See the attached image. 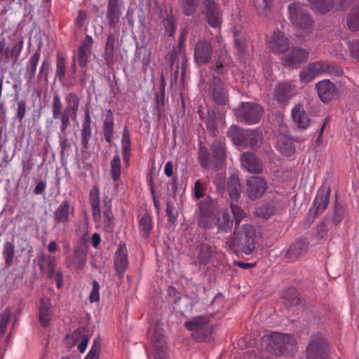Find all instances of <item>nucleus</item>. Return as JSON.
<instances>
[{
    "label": "nucleus",
    "mask_w": 359,
    "mask_h": 359,
    "mask_svg": "<svg viewBox=\"0 0 359 359\" xmlns=\"http://www.w3.org/2000/svg\"><path fill=\"white\" fill-rule=\"evenodd\" d=\"M34 263L37 264L41 272L48 279L56 281L57 288L60 289L62 287L63 274L61 271L55 270L57 262L55 257L40 252L34 259Z\"/></svg>",
    "instance_id": "nucleus-5"
},
{
    "label": "nucleus",
    "mask_w": 359,
    "mask_h": 359,
    "mask_svg": "<svg viewBox=\"0 0 359 359\" xmlns=\"http://www.w3.org/2000/svg\"><path fill=\"white\" fill-rule=\"evenodd\" d=\"M102 215L103 230L107 233H113L115 227V217L111 208V199L107 196H105L103 200Z\"/></svg>",
    "instance_id": "nucleus-25"
},
{
    "label": "nucleus",
    "mask_w": 359,
    "mask_h": 359,
    "mask_svg": "<svg viewBox=\"0 0 359 359\" xmlns=\"http://www.w3.org/2000/svg\"><path fill=\"white\" fill-rule=\"evenodd\" d=\"M230 63V60L226 55H221L216 60L214 65L210 67V70H214L218 74H224L226 72V67Z\"/></svg>",
    "instance_id": "nucleus-57"
},
{
    "label": "nucleus",
    "mask_w": 359,
    "mask_h": 359,
    "mask_svg": "<svg viewBox=\"0 0 359 359\" xmlns=\"http://www.w3.org/2000/svg\"><path fill=\"white\" fill-rule=\"evenodd\" d=\"M292 23L298 28L302 36L310 34L314 28V21L308 8L300 3H292L288 6Z\"/></svg>",
    "instance_id": "nucleus-3"
},
{
    "label": "nucleus",
    "mask_w": 359,
    "mask_h": 359,
    "mask_svg": "<svg viewBox=\"0 0 359 359\" xmlns=\"http://www.w3.org/2000/svg\"><path fill=\"white\" fill-rule=\"evenodd\" d=\"M268 346L275 355H289L295 346V339L288 334L272 332L267 337Z\"/></svg>",
    "instance_id": "nucleus-6"
},
{
    "label": "nucleus",
    "mask_w": 359,
    "mask_h": 359,
    "mask_svg": "<svg viewBox=\"0 0 359 359\" xmlns=\"http://www.w3.org/2000/svg\"><path fill=\"white\" fill-rule=\"evenodd\" d=\"M268 47L274 53H283L289 48V40L284 33L278 30L273 32L270 38Z\"/></svg>",
    "instance_id": "nucleus-24"
},
{
    "label": "nucleus",
    "mask_w": 359,
    "mask_h": 359,
    "mask_svg": "<svg viewBox=\"0 0 359 359\" xmlns=\"http://www.w3.org/2000/svg\"><path fill=\"white\" fill-rule=\"evenodd\" d=\"M241 165L249 172L260 174L263 171L262 160L253 152H243L240 157Z\"/></svg>",
    "instance_id": "nucleus-20"
},
{
    "label": "nucleus",
    "mask_w": 359,
    "mask_h": 359,
    "mask_svg": "<svg viewBox=\"0 0 359 359\" xmlns=\"http://www.w3.org/2000/svg\"><path fill=\"white\" fill-rule=\"evenodd\" d=\"M166 215L168 216V221L169 223L174 224L178 217V211L175 208L173 202L170 199H168L166 203L165 208Z\"/></svg>",
    "instance_id": "nucleus-59"
},
{
    "label": "nucleus",
    "mask_w": 359,
    "mask_h": 359,
    "mask_svg": "<svg viewBox=\"0 0 359 359\" xmlns=\"http://www.w3.org/2000/svg\"><path fill=\"white\" fill-rule=\"evenodd\" d=\"M228 190L232 201L237 202L241 196V185L238 175H231L228 180Z\"/></svg>",
    "instance_id": "nucleus-41"
},
{
    "label": "nucleus",
    "mask_w": 359,
    "mask_h": 359,
    "mask_svg": "<svg viewBox=\"0 0 359 359\" xmlns=\"http://www.w3.org/2000/svg\"><path fill=\"white\" fill-rule=\"evenodd\" d=\"M72 337L74 340V344L79 341L81 342L78 345V349L81 353H83L87 347L90 337L88 331L83 327H78L73 333Z\"/></svg>",
    "instance_id": "nucleus-42"
},
{
    "label": "nucleus",
    "mask_w": 359,
    "mask_h": 359,
    "mask_svg": "<svg viewBox=\"0 0 359 359\" xmlns=\"http://www.w3.org/2000/svg\"><path fill=\"white\" fill-rule=\"evenodd\" d=\"M66 107L63 108L60 95L57 93L53 94L51 102L52 116L54 119H59L63 127H69L71 124V119L76 118L79 112L80 98L74 92L67 93L65 97Z\"/></svg>",
    "instance_id": "nucleus-1"
},
{
    "label": "nucleus",
    "mask_w": 359,
    "mask_h": 359,
    "mask_svg": "<svg viewBox=\"0 0 359 359\" xmlns=\"http://www.w3.org/2000/svg\"><path fill=\"white\" fill-rule=\"evenodd\" d=\"M308 250V243L304 239L296 241L292 243L285 255L286 259L295 261Z\"/></svg>",
    "instance_id": "nucleus-31"
},
{
    "label": "nucleus",
    "mask_w": 359,
    "mask_h": 359,
    "mask_svg": "<svg viewBox=\"0 0 359 359\" xmlns=\"http://www.w3.org/2000/svg\"><path fill=\"white\" fill-rule=\"evenodd\" d=\"M263 136L258 130H245L243 147L251 149L258 148L262 142Z\"/></svg>",
    "instance_id": "nucleus-35"
},
{
    "label": "nucleus",
    "mask_w": 359,
    "mask_h": 359,
    "mask_svg": "<svg viewBox=\"0 0 359 359\" xmlns=\"http://www.w3.org/2000/svg\"><path fill=\"white\" fill-rule=\"evenodd\" d=\"M27 111V101L25 100H21L17 102V110L15 118L18 122L22 123L23 118L25 116Z\"/></svg>",
    "instance_id": "nucleus-61"
},
{
    "label": "nucleus",
    "mask_w": 359,
    "mask_h": 359,
    "mask_svg": "<svg viewBox=\"0 0 359 359\" xmlns=\"http://www.w3.org/2000/svg\"><path fill=\"white\" fill-rule=\"evenodd\" d=\"M92 120L90 111L86 109L84 113V117L81 123V143L82 151H86L89 148L90 140L93 135Z\"/></svg>",
    "instance_id": "nucleus-26"
},
{
    "label": "nucleus",
    "mask_w": 359,
    "mask_h": 359,
    "mask_svg": "<svg viewBox=\"0 0 359 359\" xmlns=\"http://www.w3.org/2000/svg\"><path fill=\"white\" fill-rule=\"evenodd\" d=\"M90 51L79 48L77 50V61L81 67H86L88 62V57Z\"/></svg>",
    "instance_id": "nucleus-64"
},
{
    "label": "nucleus",
    "mask_w": 359,
    "mask_h": 359,
    "mask_svg": "<svg viewBox=\"0 0 359 359\" xmlns=\"http://www.w3.org/2000/svg\"><path fill=\"white\" fill-rule=\"evenodd\" d=\"M88 248L85 244H79L75 247L74 252V264L76 269L81 270L86 265Z\"/></svg>",
    "instance_id": "nucleus-38"
},
{
    "label": "nucleus",
    "mask_w": 359,
    "mask_h": 359,
    "mask_svg": "<svg viewBox=\"0 0 359 359\" xmlns=\"http://www.w3.org/2000/svg\"><path fill=\"white\" fill-rule=\"evenodd\" d=\"M292 117L299 129L305 130L311 124V118L305 111L304 107L299 104L292 109Z\"/></svg>",
    "instance_id": "nucleus-30"
},
{
    "label": "nucleus",
    "mask_w": 359,
    "mask_h": 359,
    "mask_svg": "<svg viewBox=\"0 0 359 359\" xmlns=\"http://www.w3.org/2000/svg\"><path fill=\"white\" fill-rule=\"evenodd\" d=\"M346 25L353 32L359 30V1L350 11L346 19Z\"/></svg>",
    "instance_id": "nucleus-46"
},
{
    "label": "nucleus",
    "mask_w": 359,
    "mask_h": 359,
    "mask_svg": "<svg viewBox=\"0 0 359 359\" xmlns=\"http://www.w3.org/2000/svg\"><path fill=\"white\" fill-rule=\"evenodd\" d=\"M75 208L68 199L64 200L53 212L54 227L67 225L74 216Z\"/></svg>",
    "instance_id": "nucleus-13"
},
{
    "label": "nucleus",
    "mask_w": 359,
    "mask_h": 359,
    "mask_svg": "<svg viewBox=\"0 0 359 359\" xmlns=\"http://www.w3.org/2000/svg\"><path fill=\"white\" fill-rule=\"evenodd\" d=\"M213 46L207 40H199L195 45L194 57L200 66L209 63L212 57Z\"/></svg>",
    "instance_id": "nucleus-17"
},
{
    "label": "nucleus",
    "mask_w": 359,
    "mask_h": 359,
    "mask_svg": "<svg viewBox=\"0 0 359 359\" xmlns=\"http://www.w3.org/2000/svg\"><path fill=\"white\" fill-rule=\"evenodd\" d=\"M201 12L204 18L212 28L217 29L222 23V13L219 4L215 0H203Z\"/></svg>",
    "instance_id": "nucleus-10"
},
{
    "label": "nucleus",
    "mask_w": 359,
    "mask_h": 359,
    "mask_svg": "<svg viewBox=\"0 0 359 359\" xmlns=\"http://www.w3.org/2000/svg\"><path fill=\"white\" fill-rule=\"evenodd\" d=\"M313 9L321 14L330 12L334 6V0H306Z\"/></svg>",
    "instance_id": "nucleus-47"
},
{
    "label": "nucleus",
    "mask_w": 359,
    "mask_h": 359,
    "mask_svg": "<svg viewBox=\"0 0 359 359\" xmlns=\"http://www.w3.org/2000/svg\"><path fill=\"white\" fill-rule=\"evenodd\" d=\"M198 159L201 167L204 169L208 168L212 162L209 149L201 142H199V148L198 150Z\"/></svg>",
    "instance_id": "nucleus-50"
},
{
    "label": "nucleus",
    "mask_w": 359,
    "mask_h": 359,
    "mask_svg": "<svg viewBox=\"0 0 359 359\" xmlns=\"http://www.w3.org/2000/svg\"><path fill=\"white\" fill-rule=\"evenodd\" d=\"M296 94V87L291 82L280 83L275 89V97L279 103L288 101Z\"/></svg>",
    "instance_id": "nucleus-28"
},
{
    "label": "nucleus",
    "mask_w": 359,
    "mask_h": 359,
    "mask_svg": "<svg viewBox=\"0 0 359 359\" xmlns=\"http://www.w3.org/2000/svg\"><path fill=\"white\" fill-rule=\"evenodd\" d=\"M282 299L287 307L294 306L301 304L302 297L300 293L294 287H290L282 292Z\"/></svg>",
    "instance_id": "nucleus-34"
},
{
    "label": "nucleus",
    "mask_w": 359,
    "mask_h": 359,
    "mask_svg": "<svg viewBox=\"0 0 359 359\" xmlns=\"http://www.w3.org/2000/svg\"><path fill=\"white\" fill-rule=\"evenodd\" d=\"M245 130H241L238 126H232L227 132V135L237 146H242L244 140Z\"/></svg>",
    "instance_id": "nucleus-56"
},
{
    "label": "nucleus",
    "mask_w": 359,
    "mask_h": 359,
    "mask_svg": "<svg viewBox=\"0 0 359 359\" xmlns=\"http://www.w3.org/2000/svg\"><path fill=\"white\" fill-rule=\"evenodd\" d=\"M100 348V340L98 339H95L90 351L84 359H99Z\"/></svg>",
    "instance_id": "nucleus-62"
},
{
    "label": "nucleus",
    "mask_w": 359,
    "mask_h": 359,
    "mask_svg": "<svg viewBox=\"0 0 359 359\" xmlns=\"http://www.w3.org/2000/svg\"><path fill=\"white\" fill-rule=\"evenodd\" d=\"M121 15L122 11L119 0H108L106 17L110 29H115L118 26Z\"/></svg>",
    "instance_id": "nucleus-23"
},
{
    "label": "nucleus",
    "mask_w": 359,
    "mask_h": 359,
    "mask_svg": "<svg viewBox=\"0 0 359 359\" xmlns=\"http://www.w3.org/2000/svg\"><path fill=\"white\" fill-rule=\"evenodd\" d=\"M330 196V189L327 191L318 190L311 208L316 210V212H318L320 215L322 214L327 209L329 205Z\"/></svg>",
    "instance_id": "nucleus-32"
},
{
    "label": "nucleus",
    "mask_w": 359,
    "mask_h": 359,
    "mask_svg": "<svg viewBox=\"0 0 359 359\" xmlns=\"http://www.w3.org/2000/svg\"><path fill=\"white\" fill-rule=\"evenodd\" d=\"M309 57L308 51L302 48L294 47L287 50L280 57L281 64L290 68H297Z\"/></svg>",
    "instance_id": "nucleus-11"
},
{
    "label": "nucleus",
    "mask_w": 359,
    "mask_h": 359,
    "mask_svg": "<svg viewBox=\"0 0 359 359\" xmlns=\"http://www.w3.org/2000/svg\"><path fill=\"white\" fill-rule=\"evenodd\" d=\"M212 151V162L215 166L219 169L221 168L226 157V144L224 137L215 140L211 144Z\"/></svg>",
    "instance_id": "nucleus-27"
},
{
    "label": "nucleus",
    "mask_w": 359,
    "mask_h": 359,
    "mask_svg": "<svg viewBox=\"0 0 359 359\" xmlns=\"http://www.w3.org/2000/svg\"><path fill=\"white\" fill-rule=\"evenodd\" d=\"M139 229L140 236L144 239H148L153 229V222L149 214H144L139 221Z\"/></svg>",
    "instance_id": "nucleus-43"
},
{
    "label": "nucleus",
    "mask_w": 359,
    "mask_h": 359,
    "mask_svg": "<svg viewBox=\"0 0 359 359\" xmlns=\"http://www.w3.org/2000/svg\"><path fill=\"white\" fill-rule=\"evenodd\" d=\"M114 266L118 278H123L124 273L128 266V250L126 244L121 242L114 257Z\"/></svg>",
    "instance_id": "nucleus-19"
},
{
    "label": "nucleus",
    "mask_w": 359,
    "mask_h": 359,
    "mask_svg": "<svg viewBox=\"0 0 359 359\" xmlns=\"http://www.w3.org/2000/svg\"><path fill=\"white\" fill-rule=\"evenodd\" d=\"M346 213V208L336 201L333 207L332 216V224L336 226H339L344 219Z\"/></svg>",
    "instance_id": "nucleus-49"
},
{
    "label": "nucleus",
    "mask_w": 359,
    "mask_h": 359,
    "mask_svg": "<svg viewBox=\"0 0 359 359\" xmlns=\"http://www.w3.org/2000/svg\"><path fill=\"white\" fill-rule=\"evenodd\" d=\"M268 187L266 180L259 176H252L246 180V195L251 200L260 198Z\"/></svg>",
    "instance_id": "nucleus-14"
},
{
    "label": "nucleus",
    "mask_w": 359,
    "mask_h": 359,
    "mask_svg": "<svg viewBox=\"0 0 359 359\" xmlns=\"http://www.w3.org/2000/svg\"><path fill=\"white\" fill-rule=\"evenodd\" d=\"M67 128L68 127H63V128H62V123H60V133L58 135V139L60 147V154L62 158L65 156V153L71 149V144L69 142L67 135Z\"/></svg>",
    "instance_id": "nucleus-53"
},
{
    "label": "nucleus",
    "mask_w": 359,
    "mask_h": 359,
    "mask_svg": "<svg viewBox=\"0 0 359 359\" xmlns=\"http://www.w3.org/2000/svg\"><path fill=\"white\" fill-rule=\"evenodd\" d=\"M233 221L227 211H222L217 217L215 224L218 227V231L228 232L232 229Z\"/></svg>",
    "instance_id": "nucleus-44"
},
{
    "label": "nucleus",
    "mask_w": 359,
    "mask_h": 359,
    "mask_svg": "<svg viewBox=\"0 0 359 359\" xmlns=\"http://www.w3.org/2000/svg\"><path fill=\"white\" fill-rule=\"evenodd\" d=\"M89 201L92 210L93 219L97 222L100 218V190L97 186L93 187L89 194Z\"/></svg>",
    "instance_id": "nucleus-36"
},
{
    "label": "nucleus",
    "mask_w": 359,
    "mask_h": 359,
    "mask_svg": "<svg viewBox=\"0 0 359 359\" xmlns=\"http://www.w3.org/2000/svg\"><path fill=\"white\" fill-rule=\"evenodd\" d=\"M215 252V246L202 243L196 247L191 257L192 264L195 266H206L210 262Z\"/></svg>",
    "instance_id": "nucleus-15"
},
{
    "label": "nucleus",
    "mask_w": 359,
    "mask_h": 359,
    "mask_svg": "<svg viewBox=\"0 0 359 359\" xmlns=\"http://www.w3.org/2000/svg\"><path fill=\"white\" fill-rule=\"evenodd\" d=\"M318 95L323 103H328L339 95L337 86L329 79H323L316 84Z\"/></svg>",
    "instance_id": "nucleus-18"
},
{
    "label": "nucleus",
    "mask_w": 359,
    "mask_h": 359,
    "mask_svg": "<svg viewBox=\"0 0 359 359\" xmlns=\"http://www.w3.org/2000/svg\"><path fill=\"white\" fill-rule=\"evenodd\" d=\"M209 91L215 103L218 106H224L229 101V91L222 79L213 76L208 82Z\"/></svg>",
    "instance_id": "nucleus-12"
},
{
    "label": "nucleus",
    "mask_w": 359,
    "mask_h": 359,
    "mask_svg": "<svg viewBox=\"0 0 359 359\" xmlns=\"http://www.w3.org/2000/svg\"><path fill=\"white\" fill-rule=\"evenodd\" d=\"M320 70L317 62L310 63L304 67L299 72V79L302 83H309L320 75Z\"/></svg>",
    "instance_id": "nucleus-37"
},
{
    "label": "nucleus",
    "mask_w": 359,
    "mask_h": 359,
    "mask_svg": "<svg viewBox=\"0 0 359 359\" xmlns=\"http://www.w3.org/2000/svg\"><path fill=\"white\" fill-rule=\"evenodd\" d=\"M208 322L209 318L208 316H199L194 318L190 321H187L184 324V326L188 330L204 329L203 326L207 325Z\"/></svg>",
    "instance_id": "nucleus-55"
},
{
    "label": "nucleus",
    "mask_w": 359,
    "mask_h": 359,
    "mask_svg": "<svg viewBox=\"0 0 359 359\" xmlns=\"http://www.w3.org/2000/svg\"><path fill=\"white\" fill-rule=\"evenodd\" d=\"M221 120V117L215 111H208V118L205 122L206 128L208 133L212 137H215L218 133L217 124Z\"/></svg>",
    "instance_id": "nucleus-45"
},
{
    "label": "nucleus",
    "mask_w": 359,
    "mask_h": 359,
    "mask_svg": "<svg viewBox=\"0 0 359 359\" xmlns=\"http://www.w3.org/2000/svg\"><path fill=\"white\" fill-rule=\"evenodd\" d=\"M15 247L14 243L6 241L3 246L2 255L5 262V266L10 267L13 264L15 258Z\"/></svg>",
    "instance_id": "nucleus-48"
},
{
    "label": "nucleus",
    "mask_w": 359,
    "mask_h": 359,
    "mask_svg": "<svg viewBox=\"0 0 359 359\" xmlns=\"http://www.w3.org/2000/svg\"><path fill=\"white\" fill-rule=\"evenodd\" d=\"M11 45L7 46L6 38H0V58L4 57L7 61L14 59L17 61L24 46V39L22 36L12 37L9 36Z\"/></svg>",
    "instance_id": "nucleus-9"
},
{
    "label": "nucleus",
    "mask_w": 359,
    "mask_h": 359,
    "mask_svg": "<svg viewBox=\"0 0 359 359\" xmlns=\"http://www.w3.org/2000/svg\"><path fill=\"white\" fill-rule=\"evenodd\" d=\"M151 344L154 348L155 359H166L168 357V347L162 327L156 325L154 327Z\"/></svg>",
    "instance_id": "nucleus-16"
},
{
    "label": "nucleus",
    "mask_w": 359,
    "mask_h": 359,
    "mask_svg": "<svg viewBox=\"0 0 359 359\" xmlns=\"http://www.w3.org/2000/svg\"><path fill=\"white\" fill-rule=\"evenodd\" d=\"M118 36L113 32H109L107 35L106 42L104 46L102 57L105 65L109 69H113L115 63V47Z\"/></svg>",
    "instance_id": "nucleus-22"
},
{
    "label": "nucleus",
    "mask_w": 359,
    "mask_h": 359,
    "mask_svg": "<svg viewBox=\"0 0 359 359\" xmlns=\"http://www.w3.org/2000/svg\"><path fill=\"white\" fill-rule=\"evenodd\" d=\"M256 233L251 224H244L226 238V245L232 250L241 251L245 255L252 253L255 248Z\"/></svg>",
    "instance_id": "nucleus-2"
},
{
    "label": "nucleus",
    "mask_w": 359,
    "mask_h": 359,
    "mask_svg": "<svg viewBox=\"0 0 359 359\" xmlns=\"http://www.w3.org/2000/svg\"><path fill=\"white\" fill-rule=\"evenodd\" d=\"M320 73L328 74L335 76H342L344 74V69L341 67L334 62L327 61H317Z\"/></svg>",
    "instance_id": "nucleus-39"
},
{
    "label": "nucleus",
    "mask_w": 359,
    "mask_h": 359,
    "mask_svg": "<svg viewBox=\"0 0 359 359\" xmlns=\"http://www.w3.org/2000/svg\"><path fill=\"white\" fill-rule=\"evenodd\" d=\"M234 45L236 50L238 52V55L240 57H245L247 55V39L246 38L241 34L234 32Z\"/></svg>",
    "instance_id": "nucleus-51"
},
{
    "label": "nucleus",
    "mask_w": 359,
    "mask_h": 359,
    "mask_svg": "<svg viewBox=\"0 0 359 359\" xmlns=\"http://www.w3.org/2000/svg\"><path fill=\"white\" fill-rule=\"evenodd\" d=\"M199 214L198 226L201 229H211L215 218V211L217 208V202L207 196L205 198L198 203Z\"/></svg>",
    "instance_id": "nucleus-8"
},
{
    "label": "nucleus",
    "mask_w": 359,
    "mask_h": 359,
    "mask_svg": "<svg viewBox=\"0 0 359 359\" xmlns=\"http://www.w3.org/2000/svg\"><path fill=\"white\" fill-rule=\"evenodd\" d=\"M41 47L39 46L35 52L29 58L26 66L25 79L28 83H32L35 78L36 68L41 57Z\"/></svg>",
    "instance_id": "nucleus-29"
},
{
    "label": "nucleus",
    "mask_w": 359,
    "mask_h": 359,
    "mask_svg": "<svg viewBox=\"0 0 359 359\" xmlns=\"http://www.w3.org/2000/svg\"><path fill=\"white\" fill-rule=\"evenodd\" d=\"M48 74H49V62L46 59L42 61L40 66L38 79L43 80L46 83L48 82Z\"/></svg>",
    "instance_id": "nucleus-63"
},
{
    "label": "nucleus",
    "mask_w": 359,
    "mask_h": 359,
    "mask_svg": "<svg viewBox=\"0 0 359 359\" xmlns=\"http://www.w3.org/2000/svg\"><path fill=\"white\" fill-rule=\"evenodd\" d=\"M172 12L171 9L170 13H168L162 20L165 32L167 33L168 36H172L177 29L175 18Z\"/></svg>",
    "instance_id": "nucleus-54"
},
{
    "label": "nucleus",
    "mask_w": 359,
    "mask_h": 359,
    "mask_svg": "<svg viewBox=\"0 0 359 359\" xmlns=\"http://www.w3.org/2000/svg\"><path fill=\"white\" fill-rule=\"evenodd\" d=\"M110 172L114 181H118L121 178V164L118 154L115 155L110 162Z\"/></svg>",
    "instance_id": "nucleus-58"
},
{
    "label": "nucleus",
    "mask_w": 359,
    "mask_h": 359,
    "mask_svg": "<svg viewBox=\"0 0 359 359\" xmlns=\"http://www.w3.org/2000/svg\"><path fill=\"white\" fill-rule=\"evenodd\" d=\"M55 62V79L62 82L67 70V59L62 53H57Z\"/></svg>",
    "instance_id": "nucleus-40"
},
{
    "label": "nucleus",
    "mask_w": 359,
    "mask_h": 359,
    "mask_svg": "<svg viewBox=\"0 0 359 359\" xmlns=\"http://www.w3.org/2000/svg\"><path fill=\"white\" fill-rule=\"evenodd\" d=\"M230 208L235 219V224L238 226L241 220L245 217V213L240 206L234 203H231Z\"/></svg>",
    "instance_id": "nucleus-60"
},
{
    "label": "nucleus",
    "mask_w": 359,
    "mask_h": 359,
    "mask_svg": "<svg viewBox=\"0 0 359 359\" xmlns=\"http://www.w3.org/2000/svg\"><path fill=\"white\" fill-rule=\"evenodd\" d=\"M53 316V306L50 299L44 297L40 299L38 308V318L43 327H48L52 321Z\"/></svg>",
    "instance_id": "nucleus-21"
},
{
    "label": "nucleus",
    "mask_w": 359,
    "mask_h": 359,
    "mask_svg": "<svg viewBox=\"0 0 359 359\" xmlns=\"http://www.w3.org/2000/svg\"><path fill=\"white\" fill-rule=\"evenodd\" d=\"M200 0H180L182 13L185 16L194 15L198 8Z\"/></svg>",
    "instance_id": "nucleus-52"
},
{
    "label": "nucleus",
    "mask_w": 359,
    "mask_h": 359,
    "mask_svg": "<svg viewBox=\"0 0 359 359\" xmlns=\"http://www.w3.org/2000/svg\"><path fill=\"white\" fill-rule=\"evenodd\" d=\"M305 354L306 359H330L331 346L322 333L317 332L311 336Z\"/></svg>",
    "instance_id": "nucleus-4"
},
{
    "label": "nucleus",
    "mask_w": 359,
    "mask_h": 359,
    "mask_svg": "<svg viewBox=\"0 0 359 359\" xmlns=\"http://www.w3.org/2000/svg\"><path fill=\"white\" fill-rule=\"evenodd\" d=\"M102 130L105 141L109 145H111L114 135V117L113 111L110 109L107 110Z\"/></svg>",
    "instance_id": "nucleus-33"
},
{
    "label": "nucleus",
    "mask_w": 359,
    "mask_h": 359,
    "mask_svg": "<svg viewBox=\"0 0 359 359\" xmlns=\"http://www.w3.org/2000/svg\"><path fill=\"white\" fill-rule=\"evenodd\" d=\"M263 107L255 102H241L240 106L234 110V114L238 121L249 125L259 123L263 116Z\"/></svg>",
    "instance_id": "nucleus-7"
}]
</instances>
